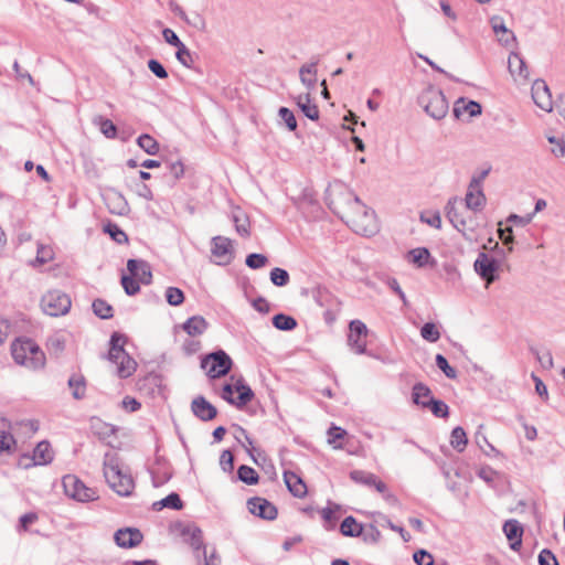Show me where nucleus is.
<instances>
[{"instance_id": "nucleus-1", "label": "nucleus", "mask_w": 565, "mask_h": 565, "mask_svg": "<svg viewBox=\"0 0 565 565\" xmlns=\"http://www.w3.org/2000/svg\"><path fill=\"white\" fill-rule=\"evenodd\" d=\"M354 211L348 215L347 224L356 233L363 236H372L377 233L379 225L375 213L354 199Z\"/></svg>"}, {"instance_id": "nucleus-2", "label": "nucleus", "mask_w": 565, "mask_h": 565, "mask_svg": "<svg viewBox=\"0 0 565 565\" xmlns=\"http://www.w3.org/2000/svg\"><path fill=\"white\" fill-rule=\"evenodd\" d=\"M13 360L29 369H40L44 366L45 355L41 349L30 339L17 340L11 345Z\"/></svg>"}, {"instance_id": "nucleus-3", "label": "nucleus", "mask_w": 565, "mask_h": 565, "mask_svg": "<svg viewBox=\"0 0 565 565\" xmlns=\"http://www.w3.org/2000/svg\"><path fill=\"white\" fill-rule=\"evenodd\" d=\"M104 477L108 486L119 495L129 497L135 488L130 475L124 473L115 458L106 457L104 461Z\"/></svg>"}, {"instance_id": "nucleus-4", "label": "nucleus", "mask_w": 565, "mask_h": 565, "mask_svg": "<svg viewBox=\"0 0 565 565\" xmlns=\"http://www.w3.org/2000/svg\"><path fill=\"white\" fill-rule=\"evenodd\" d=\"M418 104L435 120L443 119L449 110V103L444 93L434 86H429L420 93Z\"/></svg>"}, {"instance_id": "nucleus-5", "label": "nucleus", "mask_w": 565, "mask_h": 565, "mask_svg": "<svg viewBox=\"0 0 565 565\" xmlns=\"http://www.w3.org/2000/svg\"><path fill=\"white\" fill-rule=\"evenodd\" d=\"M232 359L223 350L207 354L201 361V367L211 379L225 376L232 367Z\"/></svg>"}, {"instance_id": "nucleus-6", "label": "nucleus", "mask_w": 565, "mask_h": 565, "mask_svg": "<svg viewBox=\"0 0 565 565\" xmlns=\"http://www.w3.org/2000/svg\"><path fill=\"white\" fill-rule=\"evenodd\" d=\"M62 484L65 494L78 502H89L98 499L97 492L85 486V483L74 475L64 476Z\"/></svg>"}, {"instance_id": "nucleus-7", "label": "nucleus", "mask_w": 565, "mask_h": 565, "mask_svg": "<svg viewBox=\"0 0 565 565\" xmlns=\"http://www.w3.org/2000/svg\"><path fill=\"white\" fill-rule=\"evenodd\" d=\"M254 397V392L243 379H238L234 384H225L222 392V398L238 408H243Z\"/></svg>"}, {"instance_id": "nucleus-8", "label": "nucleus", "mask_w": 565, "mask_h": 565, "mask_svg": "<svg viewBox=\"0 0 565 565\" xmlns=\"http://www.w3.org/2000/svg\"><path fill=\"white\" fill-rule=\"evenodd\" d=\"M70 297L60 290H51L46 292L41 300L43 311L52 317L63 316L71 308Z\"/></svg>"}, {"instance_id": "nucleus-9", "label": "nucleus", "mask_w": 565, "mask_h": 565, "mask_svg": "<svg viewBox=\"0 0 565 565\" xmlns=\"http://www.w3.org/2000/svg\"><path fill=\"white\" fill-rule=\"evenodd\" d=\"M173 531L192 547L195 558H200V551L204 544L202 530L194 523L177 522L173 525Z\"/></svg>"}, {"instance_id": "nucleus-10", "label": "nucleus", "mask_w": 565, "mask_h": 565, "mask_svg": "<svg viewBox=\"0 0 565 565\" xmlns=\"http://www.w3.org/2000/svg\"><path fill=\"white\" fill-rule=\"evenodd\" d=\"M211 254L213 262L220 266H226L234 258V249L232 241L224 236H215L212 238Z\"/></svg>"}, {"instance_id": "nucleus-11", "label": "nucleus", "mask_w": 565, "mask_h": 565, "mask_svg": "<svg viewBox=\"0 0 565 565\" xmlns=\"http://www.w3.org/2000/svg\"><path fill=\"white\" fill-rule=\"evenodd\" d=\"M348 345L356 354L366 353V337L369 330L366 324L361 320H352L349 324Z\"/></svg>"}, {"instance_id": "nucleus-12", "label": "nucleus", "mask_w": 565, "mask_h": 565, "mask_svg": "<svg viewBox=\"0 0 565 565\" xmlns=\"http://www.w3.org/2000/svg\"><path fill=\"white\" fill-rule=\"evenodd\" d=\"M499 266V262L486 253H479L473 264L476 273L487 282V286L498 279Z\"/></svg>"}, {"instance_id": "nucleus-13", "label": "nucleus", "mask_w": 565, "mask_h": 565, "mask_svg": "<svg viewBox=\"0 0 565 565\" xmlns=\"http://www.w3.org/2000/svg\"><path fill=\"white\" fill-rule=\"evenodd\" d=\"M532 98L537 107L545 111H552L554 103L550 88L545 81L536 79L532 85Z\"/></svg>"}, {"instance_id": "nucleus-14", "label": "nucleus", "mask_w": 565, "mask_h": 565, "mask_svg": "<svg viewBox=\"0 0 565 565\" xmlns=\"http://www.w3.org/2000/svg\"><path fill=\"white\" fill-rule=\"evenodd\" d=\"M248 511L264 520H275L277 518L276 507L263 498H252L247 501Z\"/></svg>"}, {"instance_id": "nucleus-15", "label": "nucleus", "mask_w": 565, "mask_h": 565, "mask_svg": "<svg viewBox=\"0 0 565 565\" xmlns=\"http://www.w3.org/2000/svg\"><path fill=\"white\" fill-rule=\"evenodd\" d=\"M104 201L111 214L122 216L127 215L130 210L125 196L115 189H109L105 193Z\"/></svg>"}, {"instance_id": "nucleus-16", "label": "nucleus", "mask_w": 565, "mask_h": 565, "mask_svg": "<svg viewBox=\"0 0 565 565\" xmlns=\"http://www.w3.org/2000/svg\"><path fill=\"white\" fill-rule=\"evenodd\" d=\"M466 207L473 212L480 211L486 204V196L481 190L480 181L473 178L465 198Z\"/></svg>"}, {"instance_id": "nucleus-17", "label": "nucleus", "mask_w": 565, "mask_h": 565, "mask_svg": "<svg viewBox=\"0 0 565 565\" xmlns=\"http://www.w3.org/2000/svg\"><path fill=\"white\" fill-rule=\"evenodd\" d=\"M143 535L136 527H125L116 531L114 540L116 544L124 548H132L142 542Z\"/></svg>"}, {"instance_id": "nucleus-18", "label": "nucleus", "mask_w": 565, "mask_h": 565, "mask_svg": "<svg viewBox=\"0 0 565 565\" xmlns=\"http://www.w3.org/2000/svg\"><path fill=\"white\" fill-rule=\"evenodd\" d=\"M193 414L203 422L212 420L216 417V408L203 396H196L191 403Z\"/></svg>"}, {"instance_id": "nucleus-19", "label": "nucleus", "mask_w": 565, "mask_h": 565, "mask_svg": "<svg viewBox=\"0 0 565 565\" xmlns=\"http://www.w3.org/2000/svg\"><path fill=\"white\" fill-rule=\"evenodd\" d=\"M127 269L131 276L137 277L139 282L149 285L152 279L150 265L142 259H129L127 262Z\"/></svg>"}, {"instance_id": "nucleus-20", "label": "nucleus", "mask_w": 565, "mask_h": 565, "mask_svg": "<svg viewBox=\"0 0 565 565\" xmlns=\"http://www.w3.org/2000/svg\"><path fill=\"white\" fill-rule=\"evenodd\" d=\"M503 532L510 542L513 551H519L522 545L523 527L521 523L514 519L508 520L503 524Z\"/></svg>"}, {"instance_id": "nucleus-21", "label": "nucleus", "mask_w": 565, "mask_h": 565, "mask_svg": "<svg viewBox=\"0 0 565 565\" xmlns=\"http://www.w3.org/2000/svg\"><path fill=\"white\" fill-rule=\"evenodd\" d=\"M350 478L356 483L374 487L380 493H384L387 490L386 484L372 472L353 470L350 472Z\"/></svg>"}, {"instance_id": "nucleus-22", "label": "nucleus", "mask_w": 565, "mask_h": 565, "mask_svg": "<svg viewBox=\"0 0 565 565\" xmlns=\"http://www.w3.org/2000/svg\"><path fill=\"white\" fill-rule=\"evenodd\" d=\"M117 360H109L111 363L117 365V375L121 379H127L136 371V361L127 353H118Z\"/></svg>"}, {"instance_id": "nucleus-23", "label": "nucleus", "mask_w": 565, "mask_h": 565, "mask_svg": "<svg viewBox=\"0 0 565 565\" xmlns=\"http://www.w3.org/2000/svg\"><path fill=\"white\" fill-rule=\"evenodd\" d=\"M284 481L294 497L303 498L307 494V486L297 473L285 471Z\"/></svg>"}, {"instance_id": "nucleus-24", "label": "nucleus", "mask_w": 565, "mask_h": 565, "mask_svg": "<svg viewBox=\"0 0 565 565\" xmlns=\"http://www.w3.org/2000/svg\"><path fill=\"white\" fill-rule=\"evenodd\" d=\"M481 105L477 102H466L463 98L458 99L454 106V115L460 118L463 114H468V118L476 117L481 114Z\"/></svg>"}, {"instance_id": "nucleus-25", "label": "nucleus", "mask_w": 565, "mask_h": 565, "mask_svg": "<svg viewBox=\"0 0 565 565\" xmlns=\"http://www.w3.org/2000/svg\"><path fill=\"white\" fill-rule=\"evenodd\" d=\"M427 399H434L430 388L422 382L414 384L412 390L413 403L424 408L428 405Z\"/></svg>"}, {"instance_id": "nucleus-26", "label": "nucleus", "mask_w": 565, "mask_h": 565, "mask_svg": "<svg viewBox=\"0 0 565 565\" xmlns=\"http://www.w3.org/2000/svg\"><path fill=\"white\" fill-rule=\"evenodd\" d=\"M508 67L510 73L513 76H519L520 78H527L529 77V71L525 64V61L522 58V56L519 53H511L509 55L508 60Z\"/></svg>"}, {"instance_id": "nucleus-27", "label": "nucleus", "mask_w": 565, "mask_h": 565, "mask_svg": "<svg viewBox=\"0 0 565 565\" xmlns=\"http://www.w3.org/2000/svg\"><path fill=\"white\" fill-rule=\"evenodd\" d=\"M317 64L318 62L307 63L299 70L300 81L309 90L313 89L317 83Z\"/></svg>"}, {"instance_id": "nucleus-28", "label": "nucleus", "mask_w": 565, "mask_h": 565, "mask_svg": "<svg viewBox=\"0 0 565 565\" xmlns=\"http://www.w3.org/2000/svg\"><path fill=\"white\" fill-rule=\"evenodd\" d=\"M296 103L306 117L311 120H317L319 118V109L316 104L311 103L309 93L298 95Z\"/></svg>"}, {"instance_id": "nucleus-29", "label": "nucleus", "mask_w": 565, "mask_h": 565, "mask_svg": "<svg viewBox=\"0 0 565 565\" xmlns=\"http://www.w3.org/2000/svg\"><path fill=\"white\" fill-rule=\"evenodd\" d=\"M53 459V451L51 449V445L47 441H41L36 445L33 450L32 460L33 463L38 465H46L51 462Z\"/></svg>"}, {"instance_id": "nucleus-30", "label": "nucleus", "mask_w": 565, "mask_h": 565, "mask_svg": "<svg viewBox=\"0 0 565 565\" xmlns=\"http://www.w3.org/2000/svg\"><path fill=\"white\" fill-rule=\"evenodd\" d=\"M182 328L189 335L195 337L205 332L207 322L201 316H193L183 323Z\"/></svg>"}, {"instance_id": "nucleus-31", "label": "nucleus", "mask_w": 565, "mask_h": 565, "mask_svg": "<svg viewBox=\"0 0 565 565\" xmlns=\"http://www.w3.org/2000/svg\"><path fill=\"white\" fill-rule=\"evenodd\" d=\"M363 530V525L358 523L355 518L351 515L347 516L340 525L341 534L349 537H358L362 535Z\"/></svg>"}, {"instance_id": "nucleus-32", "label": "nucleus", "mask_w": 565, "mask_h": 565, "mask_svg": "<svg viewBox=\"0 0 565 565\" xmlns=\"http://www.w3.org/2000/svg\"><path fill=\"white\" fill-rule=\"evenodd\" d=\"M452 226L462 234L466 241L472 242L476 238V225L472 218L467 220L461 216Z\"/></svg>"}, {"instance_id": "nucleus-33", "label": "nucleus", "mask_w": 565, "mask_h": 565, "mask_svg": "<svg viewBox=\"0 0 565 565\" xmlns=\"http://www.w3.org/2000/svg\"><path fill=\"white\" fill-rule=\"evenodd\" d=\"M68 386L72 390V395L75 399H82L85 396L86 384L83 375L73 374L68 379Z\"/></svg>"}, {"instance_id": "nucleus-34", "label": "nucleus", "mask_w": 565, "mask_h": 565, "mask_svg": "<svg viewBox=\"0 0 565 565\" xmlns=\"http://www.w3.org/2000/svg\"><path fill=\"white\" fill-rule=\"evenodd\" d=\"M467 444L468 438L463 428L460 426L455 427L450 436V445L452 446V448L461 452L465 450Z\"/></svg>"}, {"instance_id": "nucleus-35", "label": "nucleus", "mask_w": 565, "mask_h": 565, "mask_svg": "<svg viewBox=\"0 0 565 565\" xmlns=\"http://www.w3.org/2000/svg\"><path fill=\"white\" fill-rule=\"evenodd\" d=\"M153 508L156 510H160L162 508H169L173 510H181L183 508V503L178 493L172 492L162 500L154 502Z\"/></svg>"}, {"instance_id": "nucleus-36", "label": "nucleus", "mask_w": 565, "mask_h": 565, "mask_svg": "<svg viewBox=\"0 0 565 565\" xmlns=\"http://www.w3.org/2000/svg\"><path fill=\"white\" fill-rule=\"evenodd\" d=\"M273 324L278 330L291 331L297 327V321L291 316L278 313L273 317Z\"/></svg>"}, {"instance_id": "nucleus-37", "label": "nucleus", "mask_w": 565, "mask_h": 565, "mask_svg": "<svg viewBox=\"0 0 565 565\" xmlns=\"http://www.w3.org/2000/svg\"><path fill=\"white\" fill-rule=\"evenodd\" d=\"M138 146L148 154L154 156L159 151V143L150 135L143 134L137 139Z\"/></svg>"}, {"instance_id": "nucleus-38", "label": "nucleus", "mask_w": 565, "mask_h": 565, "mask_svg": "<svg viewBox=\"0 0 565 565\" xmlns=\"http://www.w3.org/2000/svg\"><path fill=\"white\" fill-rule=\"evenodd\" d=\"M125 341L126 340H125L124 335H121L117 332L113 333V335L110 338V349L108 352V360H117L119 356L118 353L126 352L124 350Z\"/></svg>"}, {"instance_id": "nucleus-39", "label": "nucleus", "mask_w": 565, "mask_h": 565, "mask_svg": "<svg viewBox=\"0 0 565 565\" xmlns=\"http://www.w3.org/2000/svg\"><path fill=\"white\" fill-rule=\"evenodd\" d=\"M460 202L461 200L458 196H452L448 200L445 206L446 217L451 224H454L462 216V214L458 210V205L460 204Z\"/></svg>"}, {"instance_id": "nucleus-40", "label": "nucleus", "mask_w": 565, "mask_h": 565, "mask_svg": "<svg viewBox=\"0 0 565 565\" xmlns=\"http://www.w3.org/2000/svg\"><path fill=\"white\" fill-rule=\"evenodd\" d=\"M238 479L246 484H256L259 476L256 470L249 466L242 465L237 469Z\"/></svg>"}, {"instance_id": "nucleus-41", "label": "nucleus", "mask_w": 565, "mask_h": 565, "mask_svg": "<svg viewBox=\"0 0 565 565\" xmlns=\"http://www.w3.org/2000/svg\"><path fill=\"white\" fill-rule=\"evenodd\" d=\"M429 257L430 253L425 247L414 248L408 252L409 262L417 265L418 267L425 266Z\"/></svg>"}, {"instance_id": "nucleus-42", "label": "nucleus", "mask_w": 565, "mask_h": 565, "mask_svg": "<svg viewBox=\"0 0 565 565\" xmlns=\"http://www.w3.org/2000/svg\"><path fill=\"white\" fill-rule=\"evenodd\" d=\"M428 408L436 417L446 418L449 415V407L440 399H427Z\"/></svg>"}, {"instance_id": "nucleus-43", "label": "nucleus", "mask_w": 565, "mask_h": 565, "mask_svg": "<svg viewBox=\"0 0 565 565\" xmlns=\"http://www.w3.org/2000/svg\"><path fill=\"white\" fill-rule=\"evenodd\" d=\"M46 348L50 354L57 356L65 349V339L60 334L51 335L46 341Z\"/></svg>"}, {"instance_id": "nucleus-44", "label": "nucleus", "mask_w": 565, "mask_h": 565, "mask_svg": "<svg viewBox=\"0 0 565 565\" xmlns=\"http://www.w3.org/2000/svg\"><path fill=\"white\" fill-rule=\"evenodd\" d=\"M92 307L94 313L100 319H109L113 317V307L103 299L94 300Z\"/></svg>"}, {"instance_id": "nucleus-45", "label": "nucleus", "mask_w": 565, "mask_h": 565, "mask_svg": "<svg viewBox=\"0 0 565 565\" xmlns=\"http://www.w3.org/2000/svg\"><path fill=\"white\" fill-rule=\"evenodd\" d=\"M481 428L482 426L479 427V429ZM475 440L484 455L493 456L499 454V451L488 441L486 435H483L480 430L476 433Z\"/></svg>"}, {"instance_id": "nucleus-46", "label": "nucleus", "mask_w": 565, "mask_h": 565, "mask_svg": "<svg viewBox=\"0 0 565 565\" xmlns=\"http://www.w3.org/2000/svg\"><path fill=\"white\" fill-rule=\"evenodd\" d=\"M17 441L12 434L7 430H0V452L12 454Z\"/></svg>"}, {"instance_id": "nucleus-47", "label": "nucleus", "mask_w": 565, "mask_h": 565, "mask_svg": "<svg viewBox=\"0 0 565 565\" xmlns=\"http://www.w3.org/2000/svg\"><path fill=\"white\" fill-rule=\"evenodd\" d=\"M420 335L428 342H437L440 339V332L436 324L433 322H426L420 329Z\"/></svg>"}, {"instance_id": "nucleus-48", "label": "nucleus", "mask_w": 565, "mask_h": 565, "mask_svg": "<svg viewBox=\"0 0 565 565\" xmlns=\"http://www.w3.org/2000/svg\"><path fill=\"white\" fill-rule=\"evenodd\" d=\"M347 436V430L338 426H331L328 429V443L333 446L335 449H341L342 445L337 444L339 440L343 439Z\"/></svg>"}, {"instance_id": "nucleus-49", "label": "nucleus", "mask_w": 565, "mask_h": 565, "mask_svg": "<svg viewBox=\"0 0 565 565\" xmlns=\"http://www.w3.org/2000/svg\"><path fill=\"white\" fill-rule=\"evenodd\" d=\"M289 274L287 270L275 267L270 271V281L277 287H284L289 282Z\"/></svg>"}, {"instance_id": "nucleus-50", "label": "nucleus", "mask_w": 565, "mask_h": 565, "mask_svg": "<svg viewBox=\"0 0 565 565\" xmlns=\"http://www.w3.org/2000/svg\"><path fill=\"white\" fill-rule=\"evenodd\" d=\"M233 222L235 224L236 232L244 237L249 236V224L248 220L243 213L233 214Z\"/></svg>"}, {"instance_id": "nucleus-51", "label": "nucleus", "mask_w": 565, "mask_h": 565, "mask_svg": "<svg viewBox=\"0 0 565 565\" xmlns=\"http://www.w3.org/2000/svg\"><path fill=\"white\" fill-rule=\"evenodd\" d=\"M175 57L183 66L188 68H191L194 63L193 54L184 44L178 47Z\"/></svg>"}, {"instance_id": "nucleus-52", "label": "nucleus", "mask_w": 565, "mask_h": 565, "mask_svg": "<svg viewBox=\"0 0 565 565\" xmlns=\"http://www.w3.org/2000/svg\"><path fill=\"white\" fill-rule=\"evenodd\" d=\"M166 299L171 306H180L184 301V294L177 287H168L166 290Z\"/></svg>"}, {"instance_id": "nucleus-53", "label": "nucleus", "mask_w": 565, "mask_h": 565, "mask_svg": "<svg viewBox=\"0 0 565 565\" xmlns=\"http://www.w3.org/2000/svg\"><path fill=\"white\" fill-rule=\"evenodd\" d=\"M54 257V252L51 246L39 244L35 262L40 265H44L51 262Z\"/></svg>"}, {"instance_id": "nucleus-54", "label": "nucleus", "mask_w": 565, "mask_h": 565, "mask_svg": "<svg viewBox=\"0 0 565 565\" xmlns=\"http://www.w3.org/2000/svg\"><path fill=\"white\" fill-rule=\"evenodd\" d=\"M199 562L203 559V565H220L221 558L217 554L216 550L213 548L211 554L207 555V551L205 545L203 544V547H201L200 551V558H196Z\"/></svg>"}, {"instance_id": "nucleus-55", "label": "nucleus", "mask_w": 565, "mask_h": 565, "mask_svg": "<svg viewBox=\"0 0 565 565\" xmlns=\"http://www.w3.org/2000/svg\"><path fill=\"white\" fill-rule=\"evenodd\" d=\"M435 361L438 369H440L448 379L454 380L457 377V371L449 365L447 359L443 354H437Z\"/></svg>"}, {"instance_id": "nucleus-56", "label": "nucleus", "mask_w": 565, "mask_h": 565, "mask_svg": "<svg viewBox=\"0 0 565 565\" xmlns=\"http://www.w3.org/2000/svg\"><path fill=\"white\" fill-rule=\"evenodd\" d=\"M245 263L249 268L258 269L268 263V258L263 254L253 253L246 257Z\"/></svg>"}, {"instance_id": "nucleus-57", "label": "nucleus", "mask_w": 565, "mask_h": 565, "mask_svg": "<svg viewBox=\"0 0 565 565\" xmlns=\"http://www.w3.org/2000/svg\"><path fill=\"white\" fill-rule=\"evenodd\" d=\"M98 122H99V129L105 137H107V138L116 137L117 128L110 119L99 117Z\"/></svg>"}, {"instance_id": "nucleus-58", "label": "nucleus", "mask_w": 565, "mask_h": 565, "mask_svg": "<svg viewBox=\"0 0 565 565\" xmlns=\"http://www.w3.org/2000/svg\"><path fill=\"white\" fill-rule=\"evenodd\" d=\"M490 22H491L492 30L497 35H499L500 33L508 34L509 36H511L512 41H515V35L513 34V32H511L507 29L502 18L493 17Z\"/></svg>"}, {"instance_id": "nucleus-59", "label": "nucleus", "mask_w": 565, "mask_h": 565, "mask_svg": "<svg viewBox=\"0 0 565 565\" xmlns=\"http://www.w3.org/2000/svg\"><path fill=\"white\" fill-rule=\"evenodd\" d=\"M420 221L437 230L441 227V217L439 212H423L420 214Z\"/></svg>"}, {"instance_id": "nucleus-60", "label": "nucleus", "mask_w": 565, "mask_h": 565, "mask_svg": "<svg viewBox=\"0 0 565 565\" xmlns=\"http://www.w3.org/2000/svg\"><path fill=\"white\" fill-rule=\"evenodd\" d=\"M105 231L119 244L128 242L127 234L115 224H108Z\"/></svg>"}, {"instance_id": "nucleus-61", "label": "nucleus", "mask_w": 565, "mask_h": 565, "mask_svg": "<svg viewBox=\"0 0 565 565\" xmlns=\"http://www.w3.org/2000/svg\"><path fill=\"white\" fill-rule=\"evenodd\" d=\"M121 285L128 296H134L140 290L139 282L130 276H122Z\"/></svg>"}, {"instance_id": "nucleus-62", "label": "nucleus", "mask_w": 565, "mask_h": 565, "mask_svg": "<svg viewBox=\"0 0 565 565\" xmlns=\"http://www.w3.org/2000/svg\"><path fill=\"white\" fill-rule=\"evenodd\" d=\"M278 114L289 130L292 131L297 128V120L290 109L287 107H280Z\"/></svg>"}, {"instance_id": "nucleus-63", "label": "nucleus", "mask_w": 565, "mask_h": 565, "mask_svg": "<svg viewBox=\"0 0 565 565\" xmlns=\"http://www.w3.org/2000/svg\"><path fill=\"white\" fill-rule=\"evenodd\" d=\"M550 143L554 145L551 149L552 153L555 157H564L565 156V141L561 138H556L554 136L547 137Z\"/></svg>"}, {"instance_id": "nucleus-64", "label": "nucleus", "mask_w": 565, "mask_h": 565, "mask_svg": "<svg viewBox=\"0 0 565 565\" xmlns=\"http://www.w3.org/2000/svg\"><path fill=\"white\" fill-rule=\"evenodd\" d=\"M413 559L417 565H434L433 556L425 550H418L415 552Z\"/></svg>"}]
</instances>
